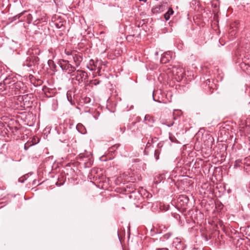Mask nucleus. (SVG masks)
Segmentation results:
<instances>
[{
  "label": "nucleus",
  "instance_id": "nucleus-1",
  "mask_svg": "<svg viewBox=\"0 0 250 250\" xmlns=\"http://www.w3.org/2000/svg\"><path fill=\"white\" fill-rule=\"evenodd\" d=\"M5 82L7 84V90L12 94L14 93L15 94H17V92L20 90L24 85L22 82L17 81L15 78H6Z\"/></svg>",
  "mask_w": 250,
  "mask_h": 250
},
{
  "label": "nucleus",
  "instance_id": "nucleus-2",
  "mask_svg": "<svg viewBox=\"0 0 250 250\" xmlns=\"http://www.w3.org/2000/svg\"><path fill=\"white\" fill-rule=\"evenodd\" d=\"M58 63L62 69L68 74L71 75L76 70V66L71 64L68 60H60Z\"/></svg>",
  "mask_w": 250,
  "mask_h": 250
},
{
  "label": "nucleus",
  "instance_id": "nucleus-3",
  "mask_svg": "<svg viewBox=\"0 0 250 250\" xmlns=\"http://www.w3.org/2000/svg\"><path fill=\"white\" fill-rule=\"evenodd\" d=\"M71 76L72 77V80L77 81L79 84L83 82L86 81L88 78L87 73L84 71L82 70H76Z\"/></svg>",
  "mask_w": 250,
  "mask_h": 250
},
{
  "label": "nucleus",
  "instance_id": "nucleus-4",
  "mask_svg": "<svg viewBox=\"0 0 250 250\" xmlns=\"http://www.w3.org/2000/svg\"><path fill=\"white\" fill-rule=\"evenodd\" d=\"M92 155L90 152L81 153L79 154L78 159L83 162L85 167H90L92 164L91 160Z\"/></svg>",
  "mask_w": 250,
  "mask_h": 250
},
{
  "label": "nucleus",
  "instance_id": "nucleus-5",
  "mask_svg": "<svg viewBox=\"0 0 250 250\" xmlns=\"http://www.w3.org/2000/svg\"><path fill=\"white\" fill-rule=\"evenodd\" d=\"M189 202V198L187 195H180L177 199V206L182 208L183 209H186L188 207Z\"/></svg>",
  "mask_w": 250,
  "mask_h": 250
},
{
  "label": "nucleus",
  "instance_id": "nucleus-6",
  "mask_svg": "<svg viewBox=\"0 0 250 250\" xmlns=\"http://www.w3.org/2000/svg\"><path fill=\"white\" fill-rule=\"evenodd\" d=\"M90 63L92 62L93 63V66H91L90 67L87 66V68L91 71H93L94 69H98V72L100 73L101 69H102V67L100 66V65L102 64V61H96L95 62H94V61L93 60H91L90 61Z\"/></svg>",
  "mask_w": 250,
  "mask_h": 250
},
{
  "label": "nucleus",
  "instance_id": "nucleus-7",
  "mask_svg": "<svg viewBox=\"0 0 250 250\" xmlns=\"http://www.w3.org/2000/svg\"><path fill=\"white\" fill-rule=\"evenodd\" d=\"M72 59L75 63L74 66H76V69L78 66H79L82 62L83 57L81 55L75 53L72 55Z\"/></svg>",
  "mask_w": 250,
  "mask_h": 250
},
{
  "label": "nucleus",
  "instance_id": "nucleus-8",
  "mask_svg": "<svg viewBox=\"0 0 250 250\" xmlns=\"http://www.w3.org/2000/svg\"><path fill=\"white\" fill-rule=\"evenodd\" d=\"M165 9V5L161 4L153 7L151 11L153 14H158L164 11Z\"/></svg>",
  "mask_w": 250,
  "mask_h": 250
},
{
  "label": "nucleus",
  "instance_id": "nucleus-9",
  "mask_svg": "<svg viewBox=\"0 0 250 250\" xmlns=\"http://www.w3.org/2000/svg\"><path fill=\"white\" fill-rule=\"evenodd\" d=\"M243 165L246 172L250 173V156L243 159Z\"/></svg>",
  "mask_w": 250,
  "mask_h": 250
},
{
  "label": "nucleus",
  "instance_id": "nucleus-10",
  "mask_svg": "<svg viewBox=\"0 0 250 250\" xmlns=\"http://www.w3.org/2000/svg\"><path fill=\"white\" fill-rule=\"evenodd\" d=\"M170 53V52H166L162 56L161 59V63H166L170 61L171 59Z\"/></svg>",
  "mask_w": 250,
  "mask_h": 250
},
{
  "label": "nucleus",
  "instance_id": "nucleus-11",
  "mask_svg": "<svg viewBox=\"0 0 250 250\" xmlns=\"http://www.w3.org/2000/svg\"><path fill=\"white\" fill-rule=\"evenodd\" d=\"M172 72L173 74H175L179 77H182L184 70L181 67H174L172 69Z\"/></svg>",
  "mask_w": 250,
  "mask_h": 250
},
{
  "label": "nucleus",
  "instance_id": "nucleus-12",
  "mask_svg": "<svg viewBox=\"0 0 250 250\" xmlns=\"http://www.w3.org/2000/svg\"><path fill=\"white\" fill-rule=\"evenodd\" d=\"M241 67L245 70L247 73L250 74V64L249 62H246L245 61H244L241 63Z\"/></svg>",
  "mask_w": 250,
  "mask_h": 250
},
{
  "label": "nucleus",
  "instance_id": "nucleus-13",
  "mask_svg": "<svg viewBox=\"0 0 250 250\" xmlns=\"http://www.w3.org/2000/svg\"><path fill=\"white\" fill-rule=\"evenodd\" d=\"M173 14V10L172 8H169L168 11L164 14V18L166 21H168L170 15Z\"/></svg>",
  "mask_w": 250,
  "mask_h": 250
},
{
  "label": "nucleus",
  "instance_id": "nucleus-14",
  "mask_svg": "<svg viewBox=\"0 0 250 250\" xmlns=\"http://www.w3.org/2000/svg\"><path fill=\"white\" fill-rule=\"evenodd\" d=\"M31 59L32 60V62L31 64H29V65H35L36 64H38V62H39V58L37 56H31Z\"/></svg>",
  "mask_w": 250,
  "mask_h": 250
},
{
  "label": "nucleus",
  "instance_id": "nucleus-15",
  "mask_svg": "<svg viewBox=\"0 0 250 250\" xmlns=\"http://www.w3.org/2000/svg\"><path fill=\"white\" fill-rule=\"evenodd\" d=\"M242 165H243V159H237L234 162V168H237V167H241Z\"/></svg>",
  "mask_w": 250,
  "mask_h": 250
},
{
  "label": "nucleus",
  "instance_id": "nucleus-16",
  "mask_svg": "<svg viewBox=\"0 0 250 250\" xmlns=\"http://www.w3.org/2000/svg\"><path fill=\"white\" fill-rule=\"evenodd\" d=\"M32 60L31 59V56H29L27 58L26 60H25V61L23 62V66H27L28 67H30L31 66H32L33 65H29V64H31V62H32Z\"/></svg>",
  "mask_w": 250,
  "mask_h": 250
},
{
  "label": "nucleus",
  "instance_id": "nucleus-17",
  "mask_svg": "<svg viewBox=\"0 0 250 250\" xmlns=\"http://www.w3.org/2000/svg\"><path fill=\"white\" fill-rule=\"evenodd\" d=\"M5 90H7L5 78L3 80V83H0V91H3Z\"/></svg>",
  "mask_w": 250,
  "mask_h": 250
},
{
  "label": "nucleus",
  "instance_id": "nucleus-18",
  "mask_svg": "<svg viewBox=\"0 0 250 250\" xmlns=\"http://www.w3.org/2000/svg\"><path fill=\"white\" fill-rule=\"evenodd\" d=\"M164 178V175L161 174L159 177H158V180H157L156 178L154 180V183L155 184H158L160 183L163 179Z\"/></svg>",
  "mask_w": 250,
  "mask_h": 250
},
{
  "label": "nucleus",
  "instance_id": "nucleus-19",
  "mask_svg": "<svg viewBox=\"0 0 250 250\" xmlns=\"http://www.w3.org/2000/svg\"><path fill=\"white\" fill-rule=\"evenodd\" d=\"M153 120L151 118V117L148 115H146L144 118V122H146V124L148 122H152Z\"/></svg>",
  "mask_w": 250,
  "mask_h": 250
},
{
  "label": "nucleus",
  "instance_id": "nucleus-20",
  "mask_svg": "<svg viewBox=\"0 0 250 250\" xmlns=\"http://www.w3.org/2000/svg\"><path fill=\"white\" fill-rule=\"evenodd\" d=\"M171 235L172 234L171 233H166L161 238V239L163 241L166 239H168L171 237Z\"/></svg>",
  "mask_w": 250,
  "mask_h": 250
},
{
  "label": "nucleus",
  "instance_id": "nucleus-21",
  "mask_svg": "<svg viewBox=\"0 0 250 250\" xmlns=\"http://www.w3.org/2000/svg\"><path fill=\"white\" fill-rule=\"evenodd\" d=\"M160 153V151L159 149H156L154 152V157H155L156 160H158L159 159V154Z\"/></svg>",
  "mask_w": 250,
  "mask_h": 250
},
{
  "label": "nucleus",
  "instance_id": "nucleus-22",
  "mask_svg": "<svg viewBox=\"0 0 250 250\" xmlns=\"http://www.w3.org/2000/svg\"><path fill=\"white\" fill-rule=\"evenodd\" d=\"M206 138H207V140H208V143H210V144H211V143L212 142V141L213 140V137L211 135H210L209 134H208L206 136Z\"/></svg>",
  "mask_w": 250,
  "mask_h": 250
},
{
  "label": "nucleus",
  "instance_id": "nucleus-23",
  "mask_svg": "<svg viewBox=\"0 0 250 250\" xmlns=\"http://www.w3.org/2000/svg\"><path fill=\"white\" fill-rule=\"evenodd\" d=\"M169 138L172 142H176V139L172 134H169Z\"/></svg>",
  "mask_w": 250,
  "mask_h": 250
},
{
  "label": "nucleus",
  "instance_id": "nucleus-24",
  "mask_svg": "<svg viewBox=\"0 0 250 250\" xmlns=\"http://www.w3.org/2000/svg\"><path fill=\"white\" fill-rule=\"evenodd\" d=\"M64 53L66 55H67L68 56H72V55L74 54L72 53V52L71 51H68L67 50H65Z\"/></svg>",
  "mask_w": 250,
  "mask_h": 250
},
{
  "label": "nucleus",
  "instance_id": "nucleus-25",
  "mask_svg": "<svg viewBox=\"0 0 250 250\" xmlns=\"http://www.w3.org/2000/svg\"><path fill=\"white\" fill-rule=\"evenodd\" d=\"M90 98H89V97H86L84 98V102L86 103H89L90 102Z\"/></svg>",
  "mask_w": 250,
  "mask_h": 250
},
{
  "label": "nucleus",
  "instance_id": "nucleus-26",
  "mask_svg": "<svg viewBox=\"0 0 250 250\" xmlns=\"http://www.w3.org/2000/svg\"><path fill=\"white\" fill-rule=\"evenodd\" d=\"M23 13H20V14H18L17 15H16L15 17V19H19L20 17L21 16V15H22Z\"/></svg>",
  "mask_w": 250,
  "mask_h": 250
},
{
  "label": "nucleus",
  "instance_id": "nucleus-27",
  "mask_svg": "<svg viewBox=\"0 0 250 250\" xmlns=\"http://www.w3.org/2000/svg\"><path fill=\"white\" fill-rule=\"evenodd\" d=\"M174 217L176 219H180V216L179 214H175L174 215Z\"/></svg>",
  "mask_w": 250,
  "mask_h": 250
},
{
  "label": "nucleus",
  "instance_id": "nucleus-28",
  "mask_svg": "<svg viewBox=\"0 0 250 250\" xmlns=\"http://www.w3.org/2000/svg\"><path fill=\"white\" fill-rule=\"evenodd\" d=\"M209 83H210L209 79H208L206 81V84H208L209 85Z\"/></svg>",
  "mask_w": 250,
  "mask_h": 250
},
{
  "label": "nucleus",
  "instance_id": "nucleus-29",
  "mask_svg": "<svg viewBox=\"0 0 250 250\" xmlns=\"http://www.w3.org/2000/svg\"><path fill=\"white\" fill-rule=\"evenodd\" d=\"M27 96H23L21 97V99L22 100V101L24 102V99H26L27 98Z\"/></svg>",
  "mask_w": 250,
  "mask_h": 250
},
{
  "label": "nucleus",
  "instance_id": "nucleus-30",
  "mask_svg": "<svg viewBox=\"0 0 250 250\" xmlns=\"http://www.w3.org/2000/svg\"><path fill=\"white\" fill-rule=\"evenodd\" d=\"M174 124V122H172V123L170 124H167V126L168 127H170L171 126H172Z\"/></svg>",
  "mask_w": 250,
  "mask_h": 250
},
{
  "label": "nucleus",
  "instance_id": "nucleus-31",
  "mask_svg": "<svg viewBox=\"0 0 250 250\" xmlns=\"http://www.w3.org/2000/svg\"><path fill=\"white\" fill-rule=\"evenodd\" d=\"M157 250H168L167 248H162V249L159 248V249H157Z\"/></svg>",
  "mask_w": 250,
  "mask_h": 250
},
{
  "label": "nucleus",
  "instance_id": "nucleus-32",
  "mask_svg": "<svg viewBox=\"0 0 250 250\" xmlns=\"http://www.w3.org/2000/svg\"><path fill=\"white\" fill-rule=\"evenodd\" d=\"M19 181L21 183H23L24 181V180L22 178H21L19 179Z\"/></svg>",
  "mask_w": 250,
  "mask_h": 250
},
{
  "label": "nucleus",
  "instance_id": "nucleus-33",
  "mask_svg": "<svg viewBox=\"0 0 250 250\" xmlns=\"http://www.w3.org/2000/svg\"><path fill=\"white\" fill-rule=\"evenodd\" d=\"M120 145H116L115 146H112V148H114V147H116V148H117Z\"/></svg>",
  "mask_w": 250,
  "mask_h": 250
},
{
  "label": "nucleus",
  "instance_id": "nucleus-34",
  "mask_svg": "<svg viewBox=\"0 0 250 250\" xmlns=\"http://www.w3.org/2000/svg\"><path fill=\"white\" fill-rule=\"evenodd\" d=\"M23 105H24V106H23L24 108H25L26 107H27L29 106L28 105H26L25 103H23Z\"/></svg>",
  "mask_w": 250,
  "mask_h": 250
},
{
  "label": "nucleus",
  "instance_id": "nucleus-35",
  "mask_svg": "<svg viewBox=\"0 0 250 250\" xmlns=\"http://www.w3.org/2000/svg\"><path fill=\"white\" fill-rule=\"evenodd\" d=\"M24 148H25V149H27V146H26V144H25V146H24Z\"/></svg>",
  "mask_w": 250,
  "mask_h": 250
},
{
  "label": "nucleus",
  "instance_id": "nucleus-36",
  "mask_svg": "<svg viewBox=\"0 0 250 250\" xmlns=\"http://www.w3.org/2000/svg\"><path fill=\"white\" fill-rule=\"evenodd\" d=\"M99 82H97V83H94V84H95V85H97V84H99Z\"/></svg>",
  "mask_w": 250,
  "mask_h": 250
},
{
  "label": "nucleus",
  "instance_id": "nucleus-37",
  "mask_svg": "<svg viewBox=\"0 0 250 250\" xmlns=\"http://www.w3.org/2000/svg\"><path fill=\"white\" fill-rule=\"evenodd\" d=\"M139 1H144V2H146V0H139Z\"/></svg>",
  "mask_w": 250,
  "mask_h": 250
},
{
  "label": "nucleus",
  "instance_id": "nucleus-38",
  "mask_svg": "<svg viewBox=\"0 0 250 250\" xmlns=\"http://www.w3.org/2000/svg\"><path fill=\"white\" fill-rule=\"evenodd\" d=\"M15 130H17L18 129V128L17 127H15Z\"/></svg>",
  "mask_w": 250,
  "mask_h": 250
},
{
  "label": "nucleus",
  "instance_id": "nucleus-39",
  "mask_svg": "<svg viewBox=\"0 0 250 250\" xmlns=\"http://www.w3.org/2000/svg\"><path fill=\"white\" fill-rule=\"evenodd\" d=\"M153 100H154V101H155V99H154V96H153Z\"/></svg>",
  "mask_w": 250,
  "mask_h": 250
}]
</instances>
